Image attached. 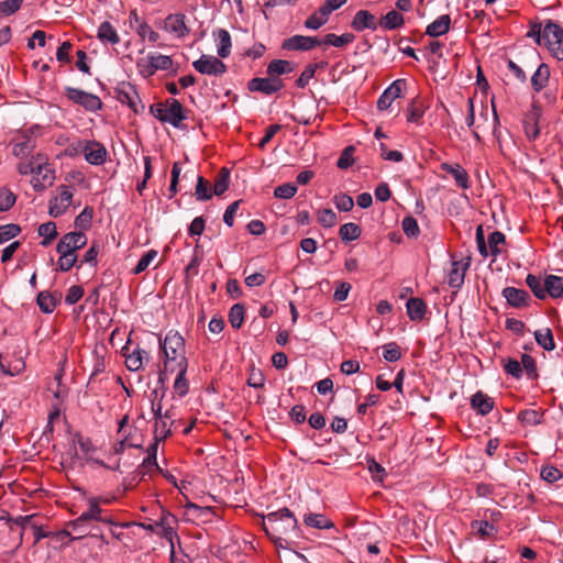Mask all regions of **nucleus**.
<instances>
[{
  "mask_svg": "<svg viewBox=\"0 0 563 563\" xmlns=\"http://www.w3.org/2000/svg\"><path fill=\"white\" fill-rule=\"evenodd\" d=\"M38 234L43 238L41 245L46 247L48 246L53 240L57 236V228L55 222L48 221L38 227Z\"/></svg>",
  "mask_w": 563,
  "mask_h": 563,
  "instance_id": "36",
  "label": "nucleus"
},
{
  "mask_svg": "<svg viewBox=\"0 0 563 563\" xmlns=\"http://www.w3.org/2000/svg\"><path fill=\"white\" fill-rule=\"evenodd\" d=\"M333 201H334L335 207L340 211H344V212L350 211L354 206L353 198L346 194L335 195L333 198Z\"/></svg>",
  "mask_w": 563,
  "mask_h": 563,
  "instance_id": "63",
  "label": "nucleus"
},
{
  "mask_svg": "<svg viewBox=\"0 0 563 563\" xmlns=\"http://www.w3.org/2000/svg\"><path fill=\"white\" fill-rule=\"evenodd\" d=\"M404 87L405 80L397 79L393 81L378 98L377 109L380 111L387 110L391 103L401 96Z\"/></svg>",
  "mask_w": 563,
  "mask_h": 563,
  "instance_id": "19",
  "label": "nucleus"
},
{
  "mask_svg": "<svg viewBox=\"0 0 563 563\" xmlns=\"http://www.w3.org/2000/svg\"><path fill=\"white\" fill-rule=\"evenodd\" d=\"M195 195L197 200L200 201L209 200L213 195L210 183L206 180L202 176H199L197 179Z\"/></svg>",
  "mask_w": 563,
  "mask_h": 563,
  "instance_id": "43",
  "label": "nucleus"
},
{
  "mask_svg": "<svg viewBox=\"0 0 563 563\" xmlns=\"http://www.w3.org/2000/svg\"><path fill=\"white\" fill-rule=\"evenodd\" d=\"M85 159L90 165H102L107 159V148L103 144L95 140H87L84 151Z\"/></svg>",
  "mask_w": 563,
  "mask_h": 563,
  "instance_id": "18",
  "label": "nucleus"
},
{
  "mask_svg": "<svg viewBox=\"0 0 563 563\" xmlns=\"http://www.w3.org/2000/svg\"><path fill=\"white\" fill-rule=\"evenodd\" d=\"M87 501L88 509L69 523L71 532L77 533L74 539H80L87 534L89 532V523L91 521L111 523L110 519L102 516L103 510L100 507L101 504H108V499L101 497H90Z\"/></svg>",
  "mask_w": 563,
  "mask_h": 563,
  "instance_id": "3",
  "label": "nucleus"
},
{
  "mask_svg": "<svg viewBox=\"0 0 563 563\" xmlns=\"http://www.w3.org/2000/svg\"><path fill=\"white\" fill-rule=\"evenodd\" d=\"M292 70L291 64L284 59H274L267 66V74L272 77H277Z\"/></svg>",
  "mask_w": 563,
  "mask_h": 563,
  "instance_id": "42",
  "label": "nucleus"
},
{
  "mask_svg": "<svg viewBox=\"0 0 563 563\" xmlns=\"http://www.w3.org/2000/svg\"><path fill=\"white\" fill-rule=\"evenodd\" d=\"M150 111L157 120L169 123L174 128H180L181 122L186 119L184 107L174 98L151 106Z\"/></svg>",
  "mask_w": 563,
  "mask_h": 563,
  "instance_id": "4",
  "label": "nucleus"
},
{
  "mask_svg": "<svg viewBox=\"0 0 563 563\" xmlns=\"http://www.w3.org/2000/svg\"><path fill=\"white\" fill-rule=\"evenodd\" d=\"M176 377L173 384V397L183 398L189 391V382L186 378L187 369H175Z\"/></svg>",
  "mask_w": 563,
  "mask_h": 563,
  "instance_id": "31",
  "label": "nucleus"
},
{
  "mask_svg": "<svg viewBox=\"0 0 563 563\" xmlns=\"http://www.w3.org/2000/svg\"><path fill=\"white\" fill-rule=\"evenodd\" d=\"M526 283L538 299L545 298L544 279L542 280L540 277L529 274L526 278Z\"/></svg>",
  "mask_w": 563,
  "mask_h": 563,
  "instance_id": "45",
  "label": "nucleus"
},
{
  "mask_svg": "<svg viewBox=\"0 0 563 563\" xmlns=\"http://www.w3.org/2000/svg\"><path fill=\"white\" fill-rule=\"evenodd\" d=\"M472 529L476 530L482 538H488L493 536L497 529L487 520H475L472 522Z\"/></svg>",
  "mask_w": 563,
  "mask_h": 563,
  "instance_id": "50",
  "label": "nucleus"
},
{
  "mask_svg": "<svg viewBox=\"0 0 563 563\" xmlns=\"http://www.w3.org/2000/svg\"><path fill=\"white\" fill-rule=\"evenodd\" d=\"M119 100L128 104L132 110L137 112V104L140 102L136 90L133 86H128L119 91Z\"/></svg>",
  "mask_w": 563,
  "mask_h": 563,
  "instance_id": "37",
  "label": "nucleus"
},
{
  "mask_svg": "<svg viewBox=\"0 0 563 563\" xmlns=\"http://www.w3.org/2000/svg\"><path fill=\"white\" fill-rule=\"evenodd\" d=\"M401 350L396 342L383 345V357L387 362H397L401 357Z\"/></svg>",
  "mask_w": 563,
  "mask_h": 563,
  "instance_id": "53",
  "label": "nucleus"
},
{
  "mask_svg": "<svg viewBox=\"0 0 563 563\" xmlns=\"http://www.w3.org/2000/svg\"><path fill=\"white\" fill-rule=\"evenodd\" d=\"M65 96L71 102L82 107L85 110L90 112H96L102 107V101L98 96L78 88L66 87Z\"/></svg>",
  "mask_w": 563,
  "mask_h": 563,
  "instance_id": "8",
  "label": "nucleus"
},
{
  "mask_svg": "<svg viewBox=\"0 0 563 563\" xmlns=\"http://www.w3.org/2000/svg\"><path fill=\"white\" fill-rule=\"evenodd\" d=\"M73 197V190L68 186H62L58 195L49 201V216L57 218L64 214L71 205Z\"/></svg>",
  "mask_w": 563,
  "mask_h": 563,
  "instance_id": "13",
  "label": "nucleus"
},
{
  "mask_svg": "<svg viewBox=\"0 0 563 563\" xmlns=\"http://www.w3.org/2000/svg\"><path fill=\"white\" fill-rule=\"evenodd\" d=\"M471 406L478 415L486 416L494 409V400L479 390L472 396Z\"/></svg>",
  "mask_w": 563,
  "mask_h": 563,
  "instance_id": "25",
  "label": "nucleus"
},
{
  "mask_svg": "<svg viewBox=\"0 0 563 563\" xmlns=\"http://www.w3.org/2000/svg\"><path fill=\"white\" fill-rule=\"evenodd\" d=\"M427 106L420 98L412 99L407 107V121L420 124L426 112Z\"/></svg>",
  "mask_w": 563,
  "mask_h": 563,
  "instance_id": "29",
  "label": "nucleus"
},
{
  "mask_svg": "<svg viewBox=\"0 0 563 563\" xmlns=\"http://www.w3.org/2000/svg\"><path fill=\"white\" fill-rule=\"evenodd\" d=\"M541 41L544 42L558 59H563V27L553 21H547L539 35V43Z\"/></svg>",
  "mask_w": 563,
  "mask_h": 563,
  "instance_id": "6",
  "label": "nucleus"
},
{
  "mask_svg": "<svg viewBox=\"0 0 563 563\" xmlns=\"http://www.w3.org/2000/svg\"><path fill=\"white\" fill-rule=\"evenodd\" d=\"M21 232L18 224L0 225V244L15 238Z\"/></svg>",
  "mask_w": 563,
  "mask_h": 563,
  "instance_id": "61",
  "label": "nucleus"
},
{
  "mask_svg": "<svg viewBox=\"0 0 563 563\" xmlns=\"http://www.w3.org/2000/svg\"><path fill=\"white\" fill-rule=\"evenodd\" d=\"M351 26L357 31L372 30L375 31L379 26V21L369 11L360 10L355 13Z\"/></svg>",
  "mask_w": 563,
  "mask_h": 563,
  "instance_id": "21",
  "label": "nucleus"
},
{
  "mask_svg": "<svg viewBox=\"0 0 563 563\" xmlns=\"http://www.w3.org/2000/svg\"><path fill=\"white\" fill-rule=\"evenodd\" d=\"M122 353L125 357V366L131 372H136L143 367L144 358L147 356L146 351L136 347L132 352L129 351V346H123Z\"/></svg>",
  "mask_w": 563,
  "mask_h": 563,
  "instance_id": "23",
  "label": "nucleus"
},
{
  "mask_svg": "<svg viewBox=\"0 0 563 563\" xmlns=\"http://www.w3.org/2000/svg\"><path fill=\"white\" fill-rule=\"evenodd\" d=\"M321 45V42L316 36H306V35H294L286 38L282 48L285 51H311L312 48Z\"/></svg>",
  "mask_w": 563,
  "mask_h": 563,
  "instance_id": "14",
  "label": "nucleus"
},
{
  "mask_svg": "<svg viewBox=\"0 0 563 563\" xmlns=\"http://www.w3.org/2000/svg\"><path fill=\"white\" fill-rule=\"evenodd\" d=\"M10 145L14 156L27 157L36 146V139L30 132H19L13 136Z\"/></svg>",
  "mask_w": 563,
  "mask_h": 563,
  "instance_id": "12",
  "label": "nucleus"
},
{
  "mask_svg": "<svg viewBox=\"0 0 563 563\" xmlns=\"http://www.w3.org/2000/svg\"><path fill=\"white\" fill-rule=\"evenodd\" d=\"M214 38L217 42V53L220 58H227L231 54V35L224 29H219L214 33Z\"/></svg>",
  "mask_w": 563,
  "mask_h": 563,
  "instance_id": "26",
  "label": "nucleus"
},
{
  "mask_svg": "<svg viewBox=\"0 0 563 563\" xmlns=\"http://www.w3.org/2000/svg\"><path fill=\"white\" fill-rule=\"evenodd\" d=\"M440 168L454 178L457 187L462 189H468L471 187L468 174L460 164L442 163Z\"/></svg>",
  "mask_w": 563,
  "mask_h": 563,
  "instance_id": "22",
  "label": "nucleus"
},
{
  "mask_svg": "<svg viewBox=\"0 0 563 563\" xmlns=\"http://www.w3.org/2000/svg\"><path fill=\"white\" fill-rule=\"evenodd\" d=\"M157 251L156 250H148L145 252L142 257L140 258L139 263L133 269V273L135 275H139L143 272H145L150 265L154 262V260L157 257Z\"/></svg>",
  "mask_w": 563,
  "mask_h": 563,
  "instance_id": "49",
  "label": "nucleus"
},
{
  "mask_svg": "<svg viewBox=\"0 0 563 563\" xmlns=\"http://www.w3.org/2000/svg\"><path fill=\"white\" fill-rule=\"evenodd\" d=\"M230 175L229 170L222 168L216 177L213 194L221 196L229 188Z\"/></svg>",
  "mask_w": 563,
  "mask_h": 563,
  "instance_id": "47",
  "label": "nucleus"
},
{
  "mask_svg": "<svg viewBox=\"0 0 563 563\" xmlns=\"http://www.w3.org/2000/svg\"><path fill=\"white\" fill-rule=\"evenodd\" d=\"M283 80L278 77H256L249 81V89L251 91H258L264 95H273L283 88Z\"/></svg>",
  "mask_w": 563,
  "mask_h": 563,
  "instance_id": "17",
  "label": "nucleus"
},
{
  "mask_svg": "<svg viewBox=\"0 0 563 563\" xmlns=\"http://www.w3.org/2000/svg\"><path fill=\"white\" fill-rule=\"evenodd\" d=\"M318 68L317 64H309L305 67L298 79L296 80V85L299 88H305L309 81L313 78L316 70Z\"/></svg>",
  "mask_w": 563,
  "mask_h": 563,
  "instance_id": "57",
  "label": "nucleus"
},
{
  "mask_svg": "<svg viewBox=\"0 0 563 563\" xmlns=\"http://www.w3.org/2000/svg\"><path fill=\"white\" fill-rule=\"evenodd\" d=\"M173 66L172 57L159 53H150L136 62V69L143 78L152 77L157 70H170Z\"/></svg>",
  "mask_w": 563,
  "mask_h": 563,
  "instance_id": "5",
  "label": "nucleus"
},
{
  "mask_svg": "<svg viewBox=\"0 0 563 563\" xmlns=\"http://www.w3.org/2000/svg\"><path fill=\"white\" fill-rule=\"evenodd\" d=\"M506 242L505 234L500 231H494L488 235V255L497 257L500 253V245H504Z\"/></svg>",
  "mask_w": 563,
  "mask_h": 563,
  "instance_id": "41",
  "label": "nucleus"
},
{
  "mask_svg": "<svg viewBox=\"0 0 563 563\" xmlns=\"http://www.w3.org/2000/svg\"><path fill=\"white\" fill-rule=\"evenodd\" d=\"M23 0L0 1V18L9 16L20 10Z\"/></svg>",
  "mask_w": 563,
  "mask_h": 563,
  "instance_id": "56",
  "label": "nucleus"
},
{
  "mask_svg": "<svg viewBox=\"0 0 563 563\" xmlns=\"http://www.w3.org/2000/svg\"><path fill=\"white\" fill-rule=\"evenodd\" d=\"M507 303L514 308H523L529 305L530 295L527 290L516 287H505L501 291Z\"/></svg>",
  "mask_w": 563,
  "mask_h": 563,
  "instance_id": "20",
  "label": "nucleus"
},
{
  "mask_svg": "<svg viewBox=\"0 0 563 563\" xmlns=\"http://www.w3.org/2000/svg\"><path fill=\"white\" fill-rule=\"evenodd\" d=\"M92 210L86 207L75 219L76 228L87 230L91 225Z\"/></svg>",
  "mask_w": 563,
  "mask_h": 563,
  "instance_id": "60",
  "label": "nucleus"
},
{
  "mask_svg": "<svg viewBox=\"0 0 563 563\" xmlns=\"http://www.w3.org/2000/svg\"><path fill=\"white\" fill-rule=\"evenodd\" d=\"M317 220L323 228H332L336 224L338 218L332 209H321L317 213Z\"/></svg>",
  "mask_w": 563,
  "mask_h": 563,
  "instance_id": "51",
  "label": "nucleus"
},
{
  "mask_svg": "<svg viewBox=\"0 0 563 563\" xmlns=\"http://www.w3.org/2000/svg\"><path fill=\"white\" fill-rule=\"evenodd\" d=\"M265 532L275 541H282L285 536L295 531L297 519L288 508H282L269 512L263 519Z\"/></svg>",
  "mask_w": 563,
  "mask_h": 563,
  "instance_id": "2",
  "label": "nucleus"
},
{
  "mask_svg": "<svg viewBox=\"0 0 563 563\" xmlns=\"http://www.w3.org/2000/svg\"><path fill=\"white\" fill-rule=\"evenodd\" d=\"M451 25V18L449 14H443L437 18L426 29V34L432 37L444 35L449 32Z\"/></svg>",
  "mask_w": 563,
  "mask_h": 563,
  "instance_id": "27",
  "label": "nucleus"
},
{
  "mask_svg": "<svg viewBox=\"0 0 563 563\" xmlns=\"http://www.w3.org/2000/svg\"><path fill=\"white\" fill-rule=\"evenodd\" d=\"M297 194V186L286 183L275 188L274 196L279 199H290Z\"/></svg>",
  "mask_w": 563,
  "mask_h": 563,
  "instance_id": "55",
  "label": "nucleus"
},
{
  "mask_svg": "<svg viewBox=\"0 0 563 563\" xmlns=\"http://www.w3.org/2000/svg\"><path fill=\"white\" fill-rule=\"evenodd\" d=\"M137 35L143 40H148L151 43H156L159 40V34L154 31L146 22H140L135 29Z\"/></svg>",
  "mask_w": 563,
  "mask_h": 563,
  "instance_id": "54",
  "label": "nucleus"
},
{
  "mask_svg": "<svg viewBox=\"0 0 563 563\" xmlns=\"http://www.w3.org/2000/svg\"><path fill=\"white\" fill-rule=\"evenodd\" d=\"M244 306L242 303H235L231 307L229 312V321L234 329L241 328L244 322Z\"/></svg>",
  "mask_w": 563,
  "mask_h": 563,
  "instance_id": "46",
  "label": "nucleus"
},
{
  "mask_svg": "<svg viewBox=\"0 0 563 563\" xmlns=\"http://www.w3.org/2000/svg\"><path fill=\"white\" fill-rule=\"evenodd\" d=\"M405 19L399 12L391 10L379 20V26L384 30H396L404 25Z\"/></svg>",
  "mask_w": 563,
  "mask_h": 563,
  "instance_id": "33",
  "label": "nucleus"
},
{
  "mask_svg": "<svg viewBox=\"0 0 563 563\" xmlns=\"http://www.w3.org/2000/svg\"><path fill=\"white\" fill-rule=\"evenodd\" d=\"M329 15H330V13L325 9L320 7L319 10L313 12L305 21V26L309 30H318L328 22Z\"/></svg>",
  "mask_w": 563,
  "mask_h": 563,
  "instance_id": "35",
  "label": "nucleus"
},
{
  "mask_svg": "<svg viewBox=\"0 0 563 563\" xmlns=\"http://www.w3.org/2000/svg\"><path fill=\"white\" fill-rule=\"evenodd\" d=\"M159 349L164 364L161 377L167 373H174L175 369H188L185 339L178 331L170 330L164 338H159Z\"/></svg>",
  "mask_w": 563,
  "mask_h": 563,
  "instance_id": "1",
  "label": "nucleus"
},
{
  "mask_svg": "<svg viewBox=\"0 0 563 563\" xmlns=\"http://www.w3.org/2000/svg\"><path fill=\"white\" fill-rule=\"evenodd\" d=\"M176 519L170 514H164L159 520L152 523H142L141 527L147 531H151L164 539L170 544V552L174 553V539H178L175 531Z\"/></svg>",
  "mask_w": 563,
  "mask_h": 563,
  "instance_id": "7",
  "label": "nucleus"
},
{
  "mask_svg": "<svg viewBox=\"0 0 563 563\" xmlns=\"http://www.w3.org/2000/svg\"><path fill=\"white\" fill-rule=\"evenodd\" d=\"M196 71L208 76H222L227 71V65L217 56L202 54L192 63Z\"/></svg>",
  "mask_w": 563,
  "mask_h": 563,
  "instance_id": "10",
  "label": "nucleus"
},
{
  "mask_svg": "<svg viewBox=\"0 0 563 563\" xmlns=\"http://www.w3.org/2000/svg\"><path fill=\"white\" fill-rule=\"evenodd\" d=\"M162 29L178 40L187 37L190 33L187 16L180 12L168 14L163 21Z\"/></svg>",
  "mask_w": 563,
  "mask_h": 563,
  "instance_id": "11",
  "label": "nucleus"
},
{
  "mask_svg": "<svg viewBox=\"0 0 563 563\" xmlns=\"http://www.w3.org/2000/svg\"><path fill=\"white\" fill-rule=\"evenodd\" d=\"M550 68L545 64H540L531 77V86L536 92H540L549 82Z\"/></svg>",
  "mask_w": 563,
  "mask_h": 563,
  "instance_id": "32",
  "label": "nucleus"
},
{
  "mask_svg": "<svg viewBox=\"0 0 563 563\" xmlns=\"http://www.w3.org/2000/svg\"><path fill=\"white\" fill-rule=\"evenodd\" d=\"M15 202V196L7 188H0V212L8 211Z\"/></svg>",
  "mask_w": 563,
  "mask_h": 563,
  "instance_id": "64",
  "label": "nucleus"
},
{
  "mask_svg": "<svg viewBox=\"0 0 563 563\" xmlns=\"http://www.w3.org/2000/svg\"><path fill=\"white\" fill-rule=\"evenodd\" d=\"M97 38L103 45H117L121 41L115 27L108 21H104L99 25Z\"/></svg>",
  "mask_w": 563,
  "mask_h": 563,
  "instance_id": "24",
  "label": "nucleus"
},
{
  "mask_svg": "<svg viewBox=\"0 0 563 563\" xmlns=\"http://www.w3.org/2000/svg\"><path fill=\"white\" fill-rule=\"evenodd\" d=\"M520 364H521L522 371H526L529 378H532V379L537 378V376H538L537 365H536L534 358L531 355L522 354Z\"/></svg>",
  "mask_w": 563,
  "mask_h": 563,
  "instance_id": "62",
  "label": "nucleus"
},
{
  "mask_svg": "<svg viewBox=\"0 0 563 563\" xmlns=\"http://www.w3.org/2000/svg\"><path fill=\"white\" fill-rule=\"evenodd\" d=\"M41 157H42L41 155H36V156H32L29 161H21L16 166L19 174L33 176L35 166L40 162Z\"/></svg>",
  "mask_w": 563,
  "mask_h": 563,
  "instance_id": "58",
  "label": "nucleus"
},
{
  "mask_svg": "<svg viewBox=\"0 0 563 563\" xmlns=\"http://www.w3.org/2000/svg\"><path fill=\"white\" fill-rule=\"evenodd\" d=\"M534 339L537 343L545 351H553L555 349L553 334L549 328L537 330L534 332Z\"/></svg>",
  "mask_w": 563,
  "mask_h": 563,
  "instance_id": "38",
  "label": "nucleus"
},
{
  "mask_svg": "<svg viewBox=\"0 0 563 563\" xmlns=\"http://www.w3.org/2000/svg\"><path fill=\"white\" fill-rule=\"evenodd\" d=\"M173 420H167L164 417H157L154 424L155 440H164L172 432Z\"/></svg>",
  "mask_w": 563,
  "mask_h": 563,
  "instance_id": "40",
  "label": "nucleus"
},
{
  "mask_svg": "<svg viewBox=\"0 0 563 563\" xmlns=\"http://www.w3.org/2000/svg\"><path fill=\"white\" fill-rule=\"evenodd\" d=\"M303 521L308 527L316 529H329L333 526L322 514H308L305 516Z\"/></svg>",
  "mask_w": 563,
  "mask_h": 563,
  "instance_id": "39",
  "label": "nucleus"
},
{
  "mask_svg": "<svg viewBox=\"0 0 563 563\" xmlns=\"http://www.w3.org/2000/svg\"><path fill=\"white\" fill-rule=\"evenodd\" d=\"M339 234L342 241L351 242L360 238L361 229L357 224L349 222L340 228Z\"/></svg>",
  "mask_w": 563,
  "mask_h": 563,
  "instance_id": "44",
  "label": "nucleus"
},
{
  "mask_svg": "<svg viewBox=\"0 0 563 563\" xmlns=\"http://www.w3.org/2000/svg\"><path fill=\"white\" fill-rule=\"evenodd\" d=\"M37 305L40 309L45 313H51L56 307L55 298L47 291H41L37 295Z\"/></svg>",
  "mask_w": 563,
  "mask_h": 563,
  "instance_id": "48",
  "label": "nucleus"
},
{
  "mask_svg": "<svg viewBox=\"0 0 563 563\" xmlns=\"http://www.w3.org/2000/svg\"><path fill=\"white\" fill-rule=\"evenodd\" d=\"M87 140H74L70 143L67 144V146L64 150V155L68 157H75L79 154H84L85 145Z\"/></svg>",
  "mask_w": 563,
  "mask_h": 563,
  "instance_id": "59",
  "label": "nucleus"
},
{
  "mask_svg": "<svg viewBox=\"0 0 563 563\" xmlns=\"http://www.w3.org/2000/svg\"><path fill=\"white\" fill-rule=\"evenodd\" d=\"M407 314L412 321H421L427 312V305L420 298H410L407 303Z\"/></svg>",
  "mask_w": 563,
  "mask_h": 563,
  "instance_id": "30",
  "label": "nucleus"
},
{
  "mask_svg": "<svg viewBox=\"0 0 563 563\" xmlns=\"http://www.w3.org/2000/svg\"><path fill=\"white\" fill-rule=\"evenodd\" d=\"M544 294L553 299L563 296V277L556 275H547L544 278Z\"/></svg>",
  "mask_w": 563,
  "mask_h": 563,
  "instance_id": "28",
  "label": "nucleus"
},
{
  "mask_svg": "<svg viewBox=\"0 0 563 563\" xmlns=\"http://www.w3.org/2000/svg\"><path fill=\"white\" fill-rule=\"evenodd\" d=\"M354 40L355 36L352 33H343L341 35L329 33L320 42L329 46L343 47L351 44Z\"/></svg>",
  "mask_w": 563,
  "mask_h": 563,
  "instance_id": "34",
  "label": "nucleus"
},
{
  "mask_svg": "<svg viewBox=\"0 0 563 563\" xmlns=\"http://www.w3.org/2000/svg\"><path fill=\"white\" fill-rule=\"evenodd\" d=\"M55 179V170L49 163L42 156L35 166L31 184L36 191H43L52 186Z\"/></svg>",
  "mask_w": 563,
  "mask_h": 563,
  "instance_id": "9",
  "label": "nucleus"
},
{
  "mask_svg": "<svg viewBox=\"0 0 563 563\" xmlns=\"http://www.w3.org/2000/svg\"><path fill=\"white\" fill-rule=\"evenodd\" d=\"M59 254L57 261L58 269L60 272H68L77 263V255L70 254L65 251H56Z\"/></svg>",
  "mask_w": 563,
  "mask_h": 563,
  "instance_id": "52",
  "label": "nucleus"
},
{
  "mask_svg": "<svg viewBox=\"0 0 563 563\" xmlns=\"http://www.w3.org/2000/svg\"><path fill=\"white\" fill-rule=\"evenodd\" d=\"M468 266L470 258L457 261L452 257L451 267L448 272V284L451 288L459 289L462 287Z\"/></svg>",
  "mask_w": 563,
  "mask_h": 563,
  "instance_id": "15",
  "label": "nucleus"
},
{
  "mask_svg": "<svg viewBox=\"0 0 563 563\" xmlns=\"http://www.w3.org/2000/svg\"><path fill=\"white\" fill-rule=\"evenodd\" d=\"M86 244L87 236L84 232H69L62 236L56 245V251L76 254V251L82 249Z\"/></svg>",
  "mask_w": 563,
  "mask_h": 563,
  "instance_id": "16",
  "label": "nucleus"
}]
</instances>
